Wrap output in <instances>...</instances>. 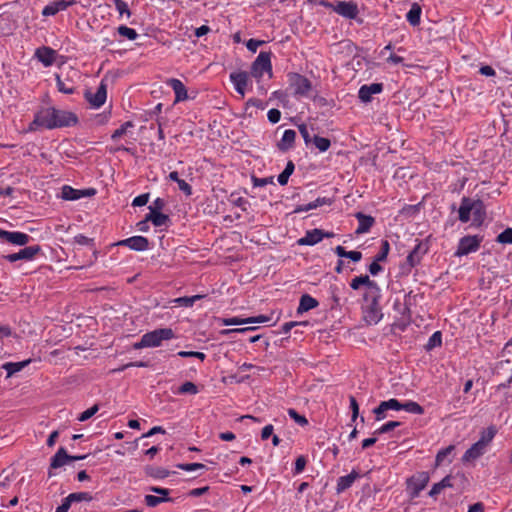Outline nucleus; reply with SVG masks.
I'll use <instances>...</instances> for the list:
<instances>
[{
	"instance_id": "1",
	"label": "nucleus",
	"mask_w": 512,
	"mask_h": 512,
	"mask_svg": "<svg viewBox=\"0 0 512 512\" xmlns=\"http://www.w3.org/2000/svg\"><path fill=\"white\" fill-rule=\"evenodd\" d=\"M174 337V333L170 328L155 329L145 333L140 341L133 344L135 350L147 347H159L164 340H170Z\"/></svg>"
},
{
	"instance_id": "2",
	"label": "nucleus",
	"mask_w": 512,
	"mask_h": 512,
	"mask_svg": "<svg viewBox=\"0 0 512 512\" xmlns=\"http://www.w3.org/2000/svg\"><path fill=\"white\" fill-rule=\"evenodd\" d=\"M287 81L289 88L292 90V94L296 98L310 97L313 86L312 82L306 76L296 72H289L287 74Z\"/></svg>"
},
{
	"instance_id": "3",
	"label": "nucleus",
	"mask_w": 512,
	"mask_h": 512,
	"mask_svg": "<svg viewBox=\"0 0 512 512\" xmlns=\"http://www.w3.org/2000/svg\"><path fill=\"white\" fill-rule=\"evenodd\" d=\"M52 107H41L35 114L33 121L28 125L25 132H37L41 130H53Z\"/></svg>"
},
{
	"instance_id": "4",
	"label": "nucleus",
	"mask_w": 512,
	"mask_h": 512,
	"mask_svg": "<svg viewBox=\"0 0 512 512\" xmlns=\"http://www.w3.org/2000/svg\"><path fill=\"white\" fill-rule=\"evenodd\" d=\"M430 481V475L426 471L417 472L406 480V492L411 500L417 498L420 492L426 488Z\"/></svg>"
},
{
	"instance_id": "5",
	"label": "nucleus",
	"mask_w": 512,
	"mask_h": 512,
	"mask_svg": "<svg viewBox=\"0 0 512 512\" xmlns=\"http://www.w3.org/2000/svg\"><path fill=\"white\" fill-rule=\"evenodd\" d=\"M271 52L261 51L251 66V76L260 79L264 73H272Z\"/></svg>"
},
{
	"instance_id": "6",
	"label": "nucleus",
	"mask_w": 512,
	"mask_h": 512,
	"mask_svg": "<svg viewBox=\"0 0 512 512\" xmlns=\"http://www.w3.org/2000/svg\"><path fill=\"white\" fill-rule=\"evenodd\" d=\"M53 129L71 127L78 123V117L75 113L67 110L52 107Z\"/></svg>"
},
{
	"instance_id": "7",
	"label": "nucleus",
	"mask_w": 512,
	"mask_h": 512,
	"mask_svg": "<svg viewBox=\"0 0 512 512\" xmlns=\"http://www.w3.org/2000/svg\"><path fill=\"white\" fill-rule=\"evenodd\" d=\"M482 241V238L474 235V236H464L460 239L457 250L455 252L456 256H464L468 255L472 252H476L479 247L480 243Z\"/></svg>"
},
{
	"instance_id": "8",
	"label": "nucleus",
	"mask_w": 512,
	"mask_h": 512,
	"mask_svg": "<svg viewBox=\"0 0 512 512\" xmlns=\"http://www.w3.org/2000/svg\"><path fill=\"white\" fill-rule=\"evenodd\" d=\"M84 97L91 107L95 109L100 108L107 99V84L102 80L95 93L87 90L84 93Z\"/></svg>"
},
{
	"instance_id": "9",
	"label": "nucleus",
	"mask_w": 512,
	"mask_h": 512,
	"mask_svg": "<svg viewBox=\"0 0 512 512\" xmlns=\"http://www.w3.org/2000/svg\"><path fill=\"white\" fill-rule=\"evenodd\" d=\"M0 238L7 243L16 245V246H25L27 245L32 237L24 232L20 231H7L0 228Z\"/></svg>"
},
{
	"instance_id": "10",
	"label": "nucleus",
	"mask_w": 512,
	"mask_h": 512,
	"mask_svg": "<svg viewBox=\"0 0 512 512\" xmlns=\"http://www.w3.org/2000/svg\"><path fill=\"white\" fill-rule=\"evenodd\" d=\"M334 12L346 19H356L359 14L358 5L354 1H337Z\"/></svg>"
},
{
	"instance_id": "11",
	"label": "nucleus",
	"mask_w": 512,
	"mask_h": 512,
	"mask_svg": "<svg viewBox=\"0 0 512 512\" xmlns=\"http://www.w3.org/2000/svg\"><path fill=\"white\" fill-rule=\"evenodd\" d=\"M40 252L41 247L39 245L26 246L17 253L5 255L4 258L10 263H14L19 260L30 261L33 260Z\"/></svg>"
},
{
	"instance_id": "12",
	"label": "nucleus",
	"mask_w": 512,
	"mask_h": 512,
	"mask_svg": "<svg viewBox=\"0 0 512 512\" xmlns=\"http://www.w3.org/2000/svg\"><path fill=\"white\" fill-rule=\"evenodd\" d=\"M333 235V233H325L323 230L316 228L307 231L303 237L298 239L297 243L301 246H313L321 242L325 237L329 238Z\"/></svg>"
},
{
	"instance_id": "13",
	"label": "nucleus",
	"mask_w": 512,
	"mask_h": 512,
	"mask_svg": "<svg viewBox=\"0 0 512 512\" xmlns=\"http://www.w3.org/2000/svg\"><path fill=\"white\" fill-rule=\"evenodd\" d=\"M115 245L125 246L134 251H145L149 248V240L144 236H132L118 241Z\"/></svg>"
},
{
	"instance_id": "14",
	"label": "nucleus",
	"mask_w": 512,
	"mask_h": 512,
	"mask_svg": "<svg viewBox=\"0 0 512 512\" xmlns=\"http://www.w3.org/2000/svg\"><path fill=\"white\" fill-rule=\"evenodd\" d=\"M76 4L75 0H54L49 2L42 10L44 17L54 16L60 11L66 10L68 7Z\"/></svg>"
},
{
	"instance_id": "15",
	"label": "nucleus",
	"mask_w": 512,
	"mask_h": 512,
	"mask_svg": "<svg viewBox=\"0 0 512 512\" xmlns=\"http://www.w3.org/2000/svg\"><path fill=\"white\" fill-rule=\"evenodd\" d=\"M389 410L399 411V400L391 398L386 401L380 402V404L373 409L376 421H381L387 417L386 412Z\"/></svg>"
},
{
	"instance_id": "16",
	"label": "nucleus",
	"mask_w": 512,
	"mask_h": 512,
	"mask_svg": "<svg viewBox=\"0 0 512 512\" xmlns=\"http://www.w3.org/2000/svg\"><path fill=\"white\" fill-rule=\"evenodd\" d=\"M230 81L234 85V88L238 94H240L241 98L245 96L246 87L249 81V76L247 72H232L230 74Z\"/></svg>"
},
{
	"instance_id": "17",
	"label": "nucleus",
	"mask_w": 512,
	"mask_h": 512,
	"mask_svg": "<svg viewBox=\"0 0 512 512\" xmlns=\"http://www.w3.org/2000/svg\"><path fill=\"white\" fill-rule=\"evenodd\" d=\"M383 91V84L382 83H372V84H365L362 85L358 91V97L359 99L364 102L368 103L371 101L372 96L374 94H379Z\"/></svg>"
},
{
	"instance_id": "18",
	"label": "nucleus",
	"mask_w": 512,
	"mask_h": 512,
	"mask_svg": "<svg viewBox=\"0 0 512 512\" xmlns=\"http://www.w3.org/2000/svg\"><path fill=\"white\" fill-rule=\"evenodd\" d=\"M427 248L423 246L421 242H419L412 251L406 257V265L409 268V271L420 264L422 257L426 254Z\"/></svg>"
},
{
	"instance_id": "19",
	"label": "nucleus",
	"mask_w": 512,
	"mask_h": 512,
	"mask_svg": "<svg viewBox=\"0 0 512 512\" xmlns=\"http://www.w3.org/2000/svg\"><path fill=\"white\" fill-rule=\"evenodd\" d=\"M57 52L47 46L40 47L35 52V57L45 66L50 67L56 60Z\"/></svg>"
},
{
	"instance_id": "20",
	"label": "nucleus",
	"mask_w": 512,
	"mask_h": 512,
	"mask_svg": "<svg viewBox=\"0 0 512 512\" xmlns=\"http://www.w3.org/2000/svg\"><path fill=\"white\" fill-rule=\"evenodd\" d=\"M167 85L172 88L175 94L174 103L183 102L188 99V93L185 85L181 80L176 78H171L167 80Z\"/></svg>"
},
{
	"instance_id": "21",
	"label": "nucleus",
	"mask_w": 512,
	"mask_h": 512,
	"mask_svg": "<svg viewBox=\"0 0 512 512\" xmlns=\"http://www.w3.org/2000/svg\"><path fill=\"white\" fill-rule=\"evenodd\" d=\"M362 285L366 286L367 289L379 293L380 288L378 284L369 278L368 275H360L353 278L350 282V287L353 290H358Z\"/></svg>"
},
{
	"instance_id": "22",
	"label": "nucleus",
	"mask_w": 512,
	"mask_h": 512,
	"mask_svg": "<svg viewBox=\"0 0 512 512\" xmlns=\"http://www.w3.org/2000/svg\"><path fill=\"white\" fill-rule=\"evenodd\" d=\"M358 478H360V474L355 469H353L350 474L339 477L336 485V493L341 494L349 489Z\"/></svg>"
},
{
	"instance_id": "23",
	"label": "nucleus",
	"mask_w": 512,
	"mask_h": 512,
	"mask_svg": "<svg viewBox=\"0 0 512 512\" xmlns=\"http://www.w3.org/2000/svg\"><path fill=\"white\" fill-rule=\"evenodd\" d=\"M254 330H256V327L225 329L221 331V334L231 335L233 338H236L238 335H243L246 336V339L249 342L254 343L260 338L259 335H250V333L253 332Z\"/></svg>"
},
{
	"instance_id": "24",
	"label": "nucleus",
	"mask_w": 512,
	"mask_h": 512,
	"mask_svg": "<svg viewBox=\"0 0 512 512\" xmlns=\"http://www.w3.org/2000/svg\"><path fill=\"white\" fill-rule=\"evenodd\" d=\"M486 451V448L482 445V442H475L462 456L464 463L470 462L481 457Z\"/></svg>"
},
{
	"instance_id": "25",
	"label": "nucleus",
	"mask_w": 512,
	"mask_h": 512,
	"mask_svg": "<svg viewBox=\"0 0 512 512\" xmlns=\"http://www.w3.org/2000/svg\"><path fill=\"white\" fill-rule=\"evenodd\" d=\"M474 208L475 204L473 203V200L468 197H463L458 210L459 220L463 223H467L470 220V214Z\"/></svg>"
},
{
	"instance_id": "26",
	"label": "nucleus",
	"mask_w": 512,
	"mask_h": 512,
	"mask_svg": "<svg viewBox=\"0 0 512 512\" xmlns=\"http://www.w3.org/2000/svg\"><path fill=\"white\" fill-rule=\"evenodd\" d=\"M356 219L358 220V227L356 229V234H364L367 233L371 227L373 226L375 220L372 216L366 215L362 212H358L355 214Z\"/></svg>"
},
{
	"instance_id": "27",
	"label": "nucleus",
	"mask_w": 512,
	"mask_h": 512,
	"mask_svg": "<svg viewBox=\"0 0 512 512\" xmlns=\"http://www.w3.org/2000/svg\"><path fill=\"white\" fill-rule=\"evenodd\" d=\"M295 139L296 132L294 130H285L281 140L277 144L278 149L283 152L290 150L294 146Z\"/></svg>"
},
{
	"instance_id": "28",
	"label": "nucleus",
	"mask_w": 512,
	"mask_h": 512,
	"mask_svg": "<svg viewBox=\"0 0 512 512\" xmlns=\"http://www.w3.org/2000/svg\"><path fill=\"white\" fill-rule=\"evenodd\" d=\"M85 194H87L85 191L74 189L73 187L68 185H64L61 189L62 198L68 201L78 200L82 197H85Z\"/></svg>"
},
{
	"instance_id": "29",
	"label": "nucleus",
	"mask_w": 512,
	"mask_h": 512,
	"mask_svg": "<svg viewBox=\"0 0 512 512\" xmlns=\"http://www.w3.org/2000/svg\"><path fill=\"white\" fill-rule=\"evenodd\" d=\"M422 8L418 3H413L406 14V19L411 26H418L421 21Z\"/></svg>"
},
{
	"instance_id": "30",
	"label": "nucleus",
	"mask_w": 512,
	"mask_h": 512,
	"mask_svg": "<svg viewBox=\"0 0 512 512\" xmlns=\"http://www.w3.org/2000/svg\"><path fill=\"white\" fill-rule=\"evenodd\" d=\"M69 462V455L64 447H60L51 458L50 468H60Z\"/></svg>"
},
{
	"instance_id": "31",
	"label": "nucleus",
	"mask_w": 512,
	"mask_h": 512,
	"mask_svg": "<svg viewBox=\"0 0 512 512\" xmlns=\"http://www.w3.org/2000/svg\"><path fill=\"white\" fill-rule=\"evenodd\" d=\"M204 295H193V296H184L175 298L170 301L173 307H191L194 303L200 299H202Z\"/></svg>"
},
{
	"instance_id": "32",
	"label": "nucleus",
	"mask_w": 512,
	"mask_h": 512,
	"mask_svg": "<svg viewBox=\"0 0 512 512\" xmlns=\"http://www.w3.org/2000/svg\"><path fill=\"white\" fill-rule=\"evenodd\" d=\"M146 217L155 227L165 226L170 222L169 216L162 212H149Z\"/></svg>"
},
{
	"instance_id": "33",
	"label": "nucleus",
	"mask_w": 512,
	"mask_h": 512,
	"mask_svg": "<svg viewBox=\"0 0 512 512\" xmlns=\"http://www.w3.org/2000/svg\"><path fill=\"white\" fill-rule=\"evenodd\" d=\"M318 305V302L315 298L308 294H304L300 298L299 306L297 308V313L306 312L310 309L315 308Z\"/></svg>"
},
{
	"instance_id": "34",
	"label": "nucleus",
	"mask_w": 512,
	"mask_h": 512,
	"mask_svg": "<svg viewBox=\"0 0 512 512\" xmlns=\"http://www.w3.org/2000/svg\"><path fill=\"white\" fill-rule=\"evenodd\" d=\"M56 87L59 92L71 95L75 92V87L69 79H62L60 75H56Z\"/></svg>"
},
{
	"instance_id": "35",
	"label": "nucleus",
	"mask_w": 512,
	"mask_h": 512,
	"mask_svg": "<svg viewBox=\"0 0 512 512\" xmlns=\"http://www.w3.org/2000/svg\"><path fill=\"white\" fill-rule=\"evenodd\" d=\"M334 252L341 258H349L353 262H359L362 259V253L359 251H346L342 246H336Z\"/></svg>"
},
{
	"instance_id": "36",
	"label": "nucleus",
	"mask_w": 512,
	"mask_h": 512,
	"mask_svg": "<svg viewBox=\"0 0 512 512\" xmlns=\"http://www.w3.org/2000/svg\"><path fill=\"white\" fill-rule=\"evenodd\" d=\"M404 410L411 414L421 415L424 413V408L415 401L409 400L405 403L399 401V411Z\"/></svg>"
},
{
	"instance_id": "37",
	"label": "nucleus",
	"mask_w": 512,
	"mask_h": 512,
	"mask_svg": "<svg viewBox=\"0 0 512 512\" xmlns=\"http://www.w3.org/2000/svg\"><path fill=\"white\" fill-rule=\"evenodd\" d=\"M29 363L30 360H25L21 362H7L2 365V368L7 372V377H11L15 373L21 371Z\"/></svg>"
},
{
	"instance_id": "38",
	"label": "nucleus",
	"mask_w": 512,
	"mask_h": 512,
	"mask_svg": "<svg viewBox=\"0 0 512 512\" xmlns=\"http://www.w3.org/2000/svg\"><path fill=\"white\" fill-rule=\"evenodd\" d=\"M148 476L154 479H164L170 475V471L162 467L148 466L145 469Z\"/></svg>"
},
{
	"instance_id": "39",
	"label": "nucleus",
	"mask_w": 512,
	"mask_h": 512,
	"mask_svg": "<svg viewBox=\"0 0 512 512\" xmlns=\"http://www.w3.org/2000/svg\"><path fill=\"white\" fill-rule=\"evenodd\" d=\"M253 107L264 110L266 108V103L258 98H249L245 103V113L249 117H253V112L251 111V108Z\"/></svg>"
},
{
	"instance_id": "40",
	"label": "nucleus",
	"mask_w": 512,
	"mask_h": 512,
	"mask_svg": "<svg viewBox=\"0 0 512 512\" xmlns=\"http://www.w3.org/2000/svg\"><path fill=\"white\" fill-rule=\"evenodd\" d=\"M295 165L293 161L289 160L286 164L285 169L278 175V183L282 186L288 183L289 177L293 174Z\"/></svg>"
},
{
	"instance_id": "41",
	"label": "nucleus",
	"mask_w": 512,
	"mask_h": 512,
	"mask_svg": "<svg viewBox=\"0 0 512 512\" xmlns=\"http://www.w3.org/2000/svg\"><path fill=\"white\" fill-rule=\"evenodd\" d=\"M441 345H442V333L440 331H436L430 336V338H429L428 342L426 343V345L424 346V348L427 352H430L434 348L440 347Z\"/></svg>"
},
{
	"instance_id": "42",
	"label": "nucleus",
	"mask_w": 512,
	"mask_h": 512,
	"mask_svg": "<svg viewBox=\"0 0 512 512\" xmlns=\"http://www.w3.org/2000/svg\"><path fill=\"white\" fill-rule=\"evenodd\" d=\"M495 434V428L493 426L488 427L481 432L480 439L477 442H482V445L486 448L488 444L493 440Z\"/></svg>"
},
{
	"instance_id": "43",
	"label": "nucleus",
	"mask_w": 512,
	"mask_h": 512,
	"mask_svg": "<svg viewBox=\"0 0 512 512\" xmlns=\"http://www.w3.org/2000/svg\"><path fill=\"white\" fill-rule=\"evenodd\" d=\"M312 141H313L315 147L320 152H326L331 146V141L328 138L321 137L318 135H315Z\"/></svg>"
},
{
	"instance_id": "44",
	"label": "nucleus",
	"mask_w": 512,
	"mask_h": 512,
	"mask_svg": "<svg viewBox=\"0 0 512 512\" xmlns=\"http://www.w3.org/2000/svg\"><path fill=\"white\" fill-rule=\"evenodd\" d=\"M199 392V389L197 385H195L193 382L187 381L183 383L179 388L177 393L178 394H191L195 395Z\"/></svg>"
},
{
	"instance_id": "45",
	"label": "nucleus",
	"mask_w": 512,
	"mask_h": 512,
	"mask_svg": "<svg viewBox=\"0 0 512 512\" xmlns=\"http://www.w3.org/2000/svg\"><path fill=\"white\" fill-rule=\"evenodd\" d=\"M400 425H401V423L399 421H389V422L383 424L378 429H376L373 432V435H381V434L388 433V432L394 430L396 427H399Z\"/></svg>"
},
{
	"instance_id": "46",
	"label": "nucleus",
	"mask_w": 512,
	"mask_h": 512,
	"mask_svg": "<svg viewBox=\"0 0 512 512\" xmlns=\"http://www.w3.org/2000/svg\"><path fill=\"white\" fill-rule=\"evenodd\" d=\"M169 501H171V498H169V497H158V496H154V495H146L145 496V503L148 507H156L163 502H169Z\"/></svg>"
},
{
	"instance_id": "47",
	"label": "nucleus",
	"mask_w": 512,
	"mask_h": 512,
	"mask_svg": "<svg viewBox=\"0 0 512 512\" xmlns=\"http://www.w3.org/2000/svg\"><path fill=\"white\" fill-rule=\"evenodd\" d=\"M120 36L126 37L129 40H135L138 37V33L135 29L121 25L117 29Z\"/></svg>"
},
{
	"instance_id": "48",
	"label": "nucleus",
	"mask_w": 512,
	"mask_h": 512,
	"mask_svg": "<svg viewBox=\"0 0 512 512\" xmlns=\"http://www.w3.org/2000/svg\"><path fill=\"white\" fill-rule=\"evenodd\" d=\"M113 3L120 16L126 15L128 18L131 16V11L127 2L124 0H113Z\"/></svg>"
},
{
	"instance_id": "49",
	"label": "nucleus",
	"mask_w": 512,
	"mask_h": 512,
	"mask_svg": "<svg viewBox=\"0 0 512 512\" xmlns=\"http://www.w3.org/2000/svg\"><path fill=\"white\" fill-rule=\"evenodd\" d=\"M287 412L290 418L293 419L298 425L302 427L308 425L307 418L304 415H300L295 409L289 408Z\"/></svg>"
},
{
	"instance_id": "50",
	"label": "nucleus",
	"mask_w": 512,
	"mask_h": 512,
	"mask_svg": "<svg viewBox=\"0 0 512 512\" xmlns=\"http://www.w3.org/2000/svg\"><path fill=\"white\" fill-rule=\"evenodd\" d=\"M454 450V446L450 445L446 448L441 449L437 455H436V466H440L444 460L451 454V452Z\"/></svg>"
},
{
	"instance_id": "51",
	"label": "nucleus",
	"mask_w": 512,
	"mask_h": 512,
	"mask_svg": "<svg viewBox=\"0 0 512 512\" xmlns=\"http://www.w3.org/2000/svg\"><path fill=\"white\" fill-rule=\"evenodd\" d=\"M133 126H134V124L131 121H127V122L123 123L118 129H116L113 132V134L111 135V139L113 141L119 139L120 137H122L127 132L128 128H131Z\"/></svg>"
},
{
	"instance_id": "52",
	"label": "nucleus",
	"mask_w": 512,
	"mask_h": 512,
	"mask_svg": "<svg viewBox=\"0 0 512 512\" xmlns=\"http://www.w3.org/2000/svg\"><path fill=\"white\" fill-rule=\"evenodd\" d=\"M69 495L70 500H72L73 503L82 501L90 502L93 499L92 495L89 492H75Z\"/></svg>"
},
{
	"instance_id": "53",
	"label": "nucleus",
	"mask_w": 512,
	"mask_h": 512,
	"mask_svg": "<svg viewBox=\"0 0 512 512\" xmlns=\"http://www.w3.org/2000/svg\"><path fill=\"white\" fill-rule=\"evenodd\" d=\"M390 251V244L387 240H383L379 253L375 256L376 261L386 260Z\"/></svg>"
},
{
	"instance_id": "54",
	"label": "nucleus",
	"mask_w": 512,
	"mask_h": 512,
	"mask_svg": "<svg viewBox=\"0 0 512 512\" xmlns=\"http://www.w3.org/2000/svg\"><path fill=\"white\" fill-rule=\"evenodd\" d=\"M166 204L165 199L158 197L149 205V212H161L166 207Z\"/></svg>"
},
{
	"instance_id": "55",
	"label": "nucleus",
	"mask_w": 512,
	"mask_h": 512,
	"mask_svg": "<svg viewBox=\"0 0 512 512\" xmlns=\"http://www.w3.org/2000/svg\"><path fill=\"white\" fill-rule=\"evenodd\" d=\"M179 357L182 358H197L201 361H204L206 359V354L203 352H197V351H179L177 353Z\"/></svg>"
},
{
	"instance_id": "56",
	"label": "nucleus",
	"mask_w": 512,
	"mask_h": 512,
	"mask_svg": "<svg viewBox=\"0 0 512 512\" xmlns=\"http://www.w3.org/2000/svg\"><path fill=\"white\" fill-rule=\"evenodd\" d=\"M99 410V406L97 404L93 405L89 409L85 410L78 416V420L81 422L87 421L92 416H94Z\"/></svg>"
},
{
	"instance_id": "57",
	"label": "nucleus",
	"mask_w": 512,
	"mask_h": 512,
	"mask_svg": "<svg viewBox=\"0 0 512 512\" xmlns=\"http://www.w3.org/2000/svg\"><path fill=\"white\" fill-rule=\"evenodd\" d=\"M497 241L503 244H512V228H507L501 232L497 237Z\"/></svg>"
},
{
	"instance_id": "58",
	"label": "nucleus",
	"mask_w": 512,
	"mask_h": 512,
	"mask_svg": "<svg viewBox=\"0 0 512 512\" xmlns=\"http://www.w3.org/2000/svg\"><path fill=\"white\" fill-rule=\"evenodd\" d=\"M309 322H284L279 331H274L277 334H287L296 325H308Z\"/></svg>"
},
{
	"instance_id": "59",
	"label": "nucleus",
	"mask_w": 512,
	"mask_h": 512,
	"mask_svg": "<svg viewBox=\"0 0 512 512\" xmlns=\"http://www.w3.org/2000/svg\"><path fill=\"white\" fill-rule=\"evenodd\" d=\"M177 467L184 471H195L198 469H206V466L202 463H182V464H178Z\"/></svg>"
},
{
	"instance_id": "60",
	"label": "nucleus",
	"mask_w": 512,
	"mask_h": 512,
	"mask_svg": "<svg viewBox=\"0 0 512 512\" xmlns=\"http://www.w3.org/2000/svg\"><path fill=\"white\" fill-rule=\"evenodd\" d=\"M149 193H143L138 196H136L132 201V206L134 207H141L148 203L149 201Z\"/></svg>"
},
{
	"instance_id": "61",
	"label": "nucleus",
	"mask_w": 512,
	"mask_h": 512,
	"mask_svg": "<svg viewBox=\"0 0 512 512\" xmlns=\"http://www.w3.org/2000/svg\"><path fill=\"white\" fill-rule=\"evenodd\" d=\"M350 409L352 411L351 422H354L359 416V405L354 396L349 397Z\"/></svg>"
},
{
	"instance_id": "62",
	"label": "nucleus",
	"mask_w": 512,
	"mask_h": 512,
	"mask_svg": "<svg viewBox=\"0 0 512 512\" xmlns=\"http://www.w3.org/2000/svg\"><path fill=\"white\" fill-rule=\"evenodd\" d=\"M264 44H265V41H263V40L251 38L246 42V47L249 51L255 53L257 51L258 47H260Z\"/></svg>"
},
{
	"instance_id": "63",
	"label": "nucleus",
	"mask_w": 512,
	"mask_h": 512,
	"mask_svg": "<svg viewBox=\"0 0 512 512\" xmlns=\"http://www.w3.org/2000/svg\"><path fill=\"white\" fill-rule=\"evenodd\" d=\"M267 117H268V120L272 123V124H276L280 121V118H281V112L280 110L276 109V108H272L268 111L267 113Z\"/></svg>"
},
{
	"instance_id": "64",
	"label": "nucleus",
	"mask_w": 512,
	"mask_h": 512,
	"mask_svg": "<svg viewBox=\"0 0 512 512\" xmlns=\"http://www.w3.org/2000/svg\"><path fill=\"white\" fill-rule=\"evenodd\" d=\"M307 460L304 456H299L295 461L294 474H300L306 466Z\"/></svg>"
}]
</instances>
